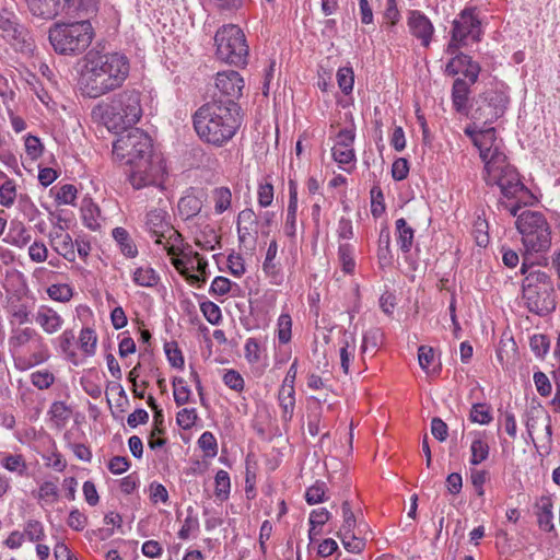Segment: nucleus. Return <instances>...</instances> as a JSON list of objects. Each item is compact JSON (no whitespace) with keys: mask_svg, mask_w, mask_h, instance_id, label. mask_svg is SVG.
Listing matches in <instances>:
<instances>
[{"mask_svg":"<svg viewBox=\"0 0 560 560\" xmlns=\"http://www.w3.org/2000/svg\"><path fill=\"white\" fill-rule=\"evenodd\" d=\"M469 136L479 150L485 167L482 178L488 186H498L501 191L500 205L512 215L516 214L520 203H532L534 195L522 183L516 170L508 162L502 141L497 138L495 129L490 127L476 130L467 127Z\"/></svg>","mask_w":560,"mask_h":560,"instance_id":"obj_1","label":"nucleus"},{"mask_svg":"<svg viewBox=\"0 0 560 560\" xmlns=\"http://www.w3.org/2000/svg\"><path fill=\"white\" fill-rule=\"evenodd\" d=\"M129 71L130 62L124 54L90 51L80 73V90L88 97H101L119 89Z\"/></svg>","mask_w":560,"mask_h":560,"instance_id":"obj_2","label":"nucleus"},{"mask_svg":"<svg viewBox=\"0 0 560 560\" xmlns=\"http://www.w3.org/2000/svg\"><path fill=\"white\" fill-rule=\"evenodd\" d=\"M192 121L203 142L220 148L233 139L241 126L238 106L232 100L212 101L196 110Z\"/></svg>","mask_w":560,"mask_h":560,"instance_id":"obj_3","label":"nucleus"},{"mask_svg":"<svg viewBox=\"0 0 560 560\" xmlns=\"http://www.w3.org/2000/svg\"><path fill=\"white\" fill-rule=\"evenodd\" d=\"M143 114L141 94L136 90H124L92 109L93 117L114 132L127 130L139 122Z\"/></svg>","mask_w":560,"mask_h":560,"instance_id":"obj_4","label":"nucleus"},{"mask_svg":"<svg viewBox=\"0 0 560 560\" xmlns=\"http://www.w3.org/2000/svg\"><path fill=\"white\" fill-rule=\"evenodd\" d=\"M521 273L524 276L522 299L526 308L540 316L552 312L556 308V300L551 277L527 261H523Z\"/></svg>","mask_w":560,"mask_h":560,"instance_id":"obj_5","label":"nucleus"},{"mask_svg":"<svg viewBox=\"0 0 560 560\" xmlns=\"http://www.w3.org/2000/svg\"><path fill=\"white\" fill-rule=\"evenodd\" d=\"M522 206L525 205L520 203L516 212ZM514 217H516L515 226L524 248V261H527L528 257L534 254H546L551 247V228L545 214L537 210H524Z\"/></svg>","mask_w":560,"mask_h":560,"instance_id":"obj_6","label":"nucleus"},{"mask_svg":"<svg viewBox=\"0 0 560 560\" xmlns=\"http://www.w3.org/2000/svg\"><path fill=\"white\" fill-rule=\"evenodd\" d=\"M8 345L19 371H27L46 362L50 357L43 336L33 327L12 328Z\"/></svg>","mask_w":560,"mask_h":560,"instance_id":"obj_7","label":"nucleus"},{"mask_svg":"<svg viewBox=\"0 0 560 560\" xmlns=\"http://www.w3.org/2000/svg\"><path fill=\"white\" fill-rule=\"evenodd\" d=\"M94 31L88 20L56 23L49 28L48 38L57 54L77 56L92 43Z\"/></svg>","mask_w":560,"mask_h":560,"instance_id":"obj_8","label":"nucleus"},{"mask_svg":"<svg viewBox=\"0 0 560 560\" xmlns=\"http://www.w3.org/2000/svg\"><path fill=\"white\" fill-rule=\"evenodd\" d=\"M214 43L219 60L236 67L247 63L248 45L243 31L237 25L229 24L219 28Z\"/></svg>","mask_w":560,"mask_h":560,"instance_id":"obj_9","label":"nucleus"},{"mask_svg":"<svg viewBox=\"0 0 560 560\" xmlns=\"http://www.w3.org/2000/svg\"><path fill=\"white\" fill-rule=\"evenodd\" d=\"M155 150L151 137L139 128H131L113 143V158L125 165L150 158Z\"/></svg>","mask_w":560,"mask_h":560,"instance_id":"obj_10","label":"nucleus"},{"mask_svg":"<svg viewBox=\"0 0 560 560\" xmlns=\"http://www.w3.org/2000/svg\"><path fill=\"white\" fill-rule=\"evenodd\" d=\"M167 175L166 163L161 153L154 151L150 158H144L129 165L128 179L135 189L145 187H162Z\"/></svg>","mask_w":560,"mask_h":560,"instance_id":"obj_11","label":"nucleus"},{"mask_svg":"<svg viewBox=\"0 0 560 560\" xmlns=\"http://www.w3.org/2000/svg\"><path fill=\"white\" fill-rule=\"evenodd\" d=\"M0 32L15 50L32 54L34 42L27 28L21 24L15 12L9 8L0 9Z\"/></svg>","mask_w":560,"mask_h":560,"instance_id":"obj_12","label":"nucleus"},{"mask_svg":"<svg viewBox=\"0 0 560 560\" xmlns=\"http://www.w3.org/2000/svg\"><path fill=\"white\" fill-rule=\"evenodd\" d=\"M143 229L153 238L154 243L162 248L173 240H178V231H176L170 222V215L162 208H151L148 210L142 220Z\"/></svg>","mask_w":560,"mask_h":560,"instance_id":"obj_13","label":"nucleus"},{"mask_svg":"<svg viewBox=\"0 0 560 560\" xmlns=\"http://www.w3.org/2000/svg\"><path fill=\"white\" fill-rule=\"evenodd\" d=\"M355 127L340 129L332 139L331 158L343 172L351 173L355 166Z\"/></svg>","mask_w":560,"mask_h":560,"instance_id":"obj_14","label":"nucleus"},{"mask_svg":"<svg viewBox=\"0 0 560 560\" xmlns=\"http://www.w3.org/2000/svg\"><path fill=\"white\" fill-rule=\"evenodd\" d=\"M480 35V21L475 8H467L462 11L453 23L452 39L447 50L455 54L459 46L468 38L478 40Z\"/></svg>","mask_w":560,"mask_h":560,"instance_id":"obj_15","label":"nucleus"},{"mask_svg":"<svg viewBox=\"0 0 560 560\" xmlns=\"http://www.w3.org/2000/svg\"><path fill=\"white\" fill-rule=\"evenodd\" d=\"M409 34L424 48L430 47L435 28L429 16L420 10H410L406 16Z\"/></svg>","mask_w":560,"mask_h":560,"instance_id":"obj_16","label":"nucleus"},{"mask_svg":"<svg viewBox=\"0 0 560 560\" xmlns=\"http://www.w3.org/2000/svg\"><path fill=\"white\" fill-rule=\"evenodd\" d=\"M162 249L171 257L172 265L179 273H187V265L195 264L200 257L199 253L192 250L191 246L184 242L180 233H178L176 242L170 241Z\"/></svg>","mask_w":560,"mask_h":560,"instance_id":"obj_17","label":"nucleus"},{"mask_svg":"<svg viewBox=\"0 0 560 560\" xmlns=\"http://www.w3.org/2000/svg\"><path fill=\"white\" fill-rule=\"evenodd\" d=\"M36 325L46 335H55L59 332L63 325L65 318L54 307L47 304H40L33 316Z\"/></svg>","mask_w":560,"mask_h":560,"instance_id":"obj_18","label":"nucleus"},{"mask_svg":"<svg viewBox=\"0 0 560 560\" xmlns=\"http://www.w3.org/2000/svg\"><path fill=\"white\" fill-rule=\"evenodd\" d=\"M217 89L230 98H238L242 95L244 80L241 74L234 70L222 71L215 78Z\"/></svg>","mask_w":560,"mask_h":560,"instance_id":"obj_19","label":"nucleus"},{"mask_svg":"<svg viewBox=\"0 0 560 560\" xmlns=\"http://www.w3.org/2000/svg\"><path fill=\"white\" fill-rule=\"evenodd\" d=\"M192 233L195 244L202 250L211 252L220 246V235L217 230L208 223L202 222L196 225Z\"/></svg>","mask_w":560,"mask_h":560,"instance_id":"obj_20","label":"nucleus"},{"mask_svg":"<svg viewBox=\"0 0 560 560\" xmlns=\"http://www.w3.org/2000/svg\"><path fill=\"white\" fill-rule=\"evenodd\" d=\"M18 209L25 220L30 223H34L35 230L39 233L45 232L46 223L43 218V213L27 195H20Z\"/></svg>","mask_w":560,"mask_h":560,"instance_id":"obj_21","label":"nucleus"},{"mask_svg":"<svg viewBox=\"0 0 560 560\" xmlns=\"http://www.w3.org/2000/svg\"><path fill=\"white\" fill-rule=\"evenodd\" d=\"M526 431L528 434V438L532 442H535L534 440V433L537 432L539 429H542L545 432V440L547 442L551 441L552 435V429H551V420L550 417L545 413L542 410H533L527 415L526 419Z\"/></svg>","mask_w":560,"mask_h":560,"instance_id":"obj_22","label":"nucleus"},{"mask_svg":"<svg viewBox=\"0 0 560 560\" xmlns=\"http://www.w3.org/2000/svg\"><path fill=\"white\" fill-rule=\"evenodd\" d=\"M340 368L345 374H349L351 362L354 360L357 338L353 332L343 330L339 339Z\"/></svg>","mask_w":560,"mask_h":560,"instance_id":"obj_23","label":"nucleus"},{"mask_svg":"<svg viewBox=\"0 0 560 560\" xmlns=\"http://www.w3.org/2000/svg\"><path fill=\"white\" fill-rule=\"evenodd\" d=\"M485 101L487 102L486 109H488V113L486 114V119H498L504 114L508 107L509 95L503 90L488 91L486 93Z\"/></svg>","mask_w":560,"mask_h":560,"instance_id":"obj_24","label":"nucleus"},{"mask_svg":"<svg viewBox=\"0 0 560 560\" xmlns=\"http://www.w3.org/2000/svg\"><path fill=\"white\" fill-rule=\"evenodd\" d=\"M299 200H298V186L292 179L289 180V203L287 208V217L284 222V233L287 236L293 238L296 235V215H298Z\"/></svg>","mask_w":560,"mask_h":560,"instance_id":"obj_25","label":"nucleus"},{"mask_svg":"<svg viewBox=\"0 0 560 560\" xmlns=\"http://www.w3.org/2000/svg\"><path fill=\"white\" fill-rule=\"evenodd\" d=\"M470 443V458L469 463L477 466L489 457L490 446L485 432H472Z\"/></svg>","mask_w":560,"mask_h":560,"instance_id":"obj_26","label":"nucleus"},{"mask_svg":"<svg viewBox=\"0 0 560 560\" xmlns=\"http://www.w3.org/2000/svg\"><path fill=\"white\" fill-rule=\"evenodd\" d=\"M18 184L0 170V206L10 209L19 200Z\"/></svg>","mask_w":560,"mask_h":560,"instance_id":"obj_27","label":"nucleus"},{"mask_svg":"<svg viewBox=\"0 0 560 560\" xmlns=\"http://www.w3.org/2000/svg\"><path fill=\"white\" fill-rule=\"evenodd\" d=\"M33 15L43 19H52L61 13L60 0H26Z\"/></svg>","mask_w":560,"mask_h":560,"instance_id":"obj_28","label":"nucleus"},{"mask_svg":"<svg viewBox=\"0 0 560 560\" xmlns=\"http://www.w3.org/2000/svg\"><path fill=\"white\" fill-rule=\"evenodd\" d=\"M131 279L136 285L142 288H154L161 281L160 273L151 265L135 268Z\"/></svg>","mask_w":560,"mask_h":560,"instance_id":"obj_29","label":"nucleus"},{"mask_svg":"<svg viewBox=\"0 0 560 560\" xmlns=\"http://www.w3.org/2000/svg\"><path fill=\"white\" fill-rule=\"evenodd\" d=\"M536 508V516L539 528L544 532H552L555 529V524L552 512L553 505L551 499L548 497H541Z\"/></svg>","mask_w":560,"mask_h":560,"instance_id":"obj_30","label":"nucleus"},{"mask_svg":"<svg viewBox=\"0 0 560 560\" xmlns=\"http://www.w3.org/2000/svg\"><path fill=\"white\" fill-rule=\"evenodd\" d=\"M31 241L32 235L25 224L21 221H12L4 242L18 248H24Z\"/></svg>","mask_w":560,"mask_h":560,"instance_id":"obj_31","label":"nucleus"},{"mask_svg":"<svg viewBox=\"0 0 560 560\" xmlns=\"http://www.w3.org/2000/svg\"><path fill=\"white\" fill-rule=\"evenodd\" d=\"M395 236L400 250L405 254L409 253L413 244L415 231L404 218L395 222Z\"/></svg>","mask_w":560,"mask_h":560,"instance_id":"obj_32","label":"nucleus"},{"mask_svg":"<svg viewBox=\"0 0 560 560\" xmlns=\"http://www.w3.org/2000/svg\"><path fill=\"white\" fill-rule=\"evenodd\" d=\"M112 236L117 243L120 253L126 258H135L138 256V247L126 229L120 226L115 228L112 232Z\"/></svg>","mask_w":560,"mask_h":560,"instance_id":"obj_33","label":"nucleus"},{"mask_svg":"<svg viewBox=\"0 0 560 560\" xmlns=\"http://www.w3.org/2000/svg\"><path fill=\"white\" fill-rule=\"evenodd\" d=\"M278 404L281 408V419L284 422H290L293 418L295 409V388L280 386L278 393Z\"/></svg>","mask_w":560,"mask_h":560,"instance_id":"obj_34","label":"nucleus"},{"mask_svg":"<svg viewBox=\"0 0 560 560\" xmlns=\"http://www.w3.org/2000/svg\"><path fill=\"white\" fill-rule=\"evenodd\" d=\"M362 524L359 525V534L362 536H357L354 532H339L338 537L341 539V542L345 549L352 553H360L364 550L366 545V533H363L361 529Z\"/></svg>","mask_w":560,"mask_h":560,"instance_id":"obj_35","label":"nucleus"},{"mask_svg":"<svg viewBox=\"0 0 560 560\" xmlns=\"http://www.w3.org/2000/svg\"><path fill=\"white\" fill-rule=\"evenodd\" d=\"M469 86L463 79H456L452 89V104L457 113H466Z\"/></svg>","mask_w":560,"mask_h":560,"instance_id":"obj_36","label":"nucleus"},{"mask_svg":"<svg viewBox=\"0 0 560 560\" xmlns=\"http://www.w3.org/2000/svg\"><path fill=\"white\" fill-rule=\"evenodd\" d=\"M61 13L67 15H88L95 10V0H60Z\"/></svg>","mask_w":560,"mask_h":560,"instance_id":"obj_37","label":"nucleus"},{"mask_svg":"<svg viewBox=\"0 0 560 560\" xmlns=\"http://www.w3.org/2000/svg\"><path fill=\"white\" fill-rule=\"evenodd\" d=\"M377 258L381 267H388L393 262V254L390 249V232L388 228H383L380 231Z\"/></svg>","mask_w":560,"mask_h":560,"instance_id":"obj_38","label":"nucleus"},{"mask_svg":"<svg viewBox=\"0 0 560 560\" xmlns=\"http://www.w3.org/2000/svg\"><path fill=\"white\" fill-rule=\"evenodd\" d=\"M58 206H73L78 198V189L72 184L55 186L50 189Z\"/></svg>","mask_w":560,"mask_h":560,"instance_id":"obj_39","label":"nucleus"},{"mask_svg":"<svg viewBox=\"0 0 560 560\" xmlns=\"http://www.w3.org/2000/svg\"><path fill=\"white\" fill-rule=\"evenodd\" d=\"M177 208L179 215L188 220L201 211L202 201L194 195H187L179 199Z\"/></svg>","mask_w":560,"mask_h":560,"instance_id":"obj_40","label":"nucleus"},{"mask_svg":"<svg viewBox=\"0 0 560 560\" xmlns=\"http://www.w3.org/2000/svg\"><path fill=\"white\" fill-rule=\"evenodd\" d=\"M0 465L19 476H23L27 469L26 462L21 454L0 453Z\"/></svg>","mask_w":560,"mask_h":560,"instance_id":"obj_41","label":"nucleus"},{"mask_svg":"<svg viewBox=\"0 0 560 560\" xmlns=\"http://www.w3.org/2000/svg\"><path fill=\"white\" fill-rule=\"evenodd\" d=\"M46 293L55 302L68 303L74 295V289L69 283H54L46 289Z\"/></svg>","mask_w":560,"mask_h":560,"instance_id":"obj_42","label":"nucleus"},{"mask_svg":"<svg viewBox=\"0 0 560 560\" xmlns=\"http://www.w3.org/2000/svg\"><path fill=\"white\" fill-rule=\"evenodd\" d=\"M338 258L341 269L345 273H352L355 269L354 247L349 243H340L338 247Z\"/></svg>","mask_w":560,"mask_h":560,"instance_id":"obj_43","label":"nucleus"},{"mask_svg":"<svg viewBox=\"0 0 560 560\" xmlns=\"http://www.w3.org/2000/svg\"><path fill=\"white\" fill-rule=\"evenodd\" d=\"M97 345V335L93 328H82L79 335V347L85 355H94Z\"/></svg>","mask_w":560,"mask_h":560,"instance_id":"obj_44","label":"nucleus"},{"mask_svg":"<svg viewBox=\"0 0 560 560\" xmlns=\"http://www.w3.org/2000/svg\"><path fill=\"white\" fill-rule=\"evenodd\" d=\"M418 361L420 368L427 374H434L439 372V368L434 365L435 363V353L432 347L429 346H420L418 349Z\"/></svg>","mask_w":560,"mask_h":560,"instance_id":"obj_45","label":"nucleus"},{"mask_svg":"<svg viewBox=\"0 0 560 560\" xmlns=\"http://www.w3.org/2000/svg\"><path fill=\"white\" fill-rule=\"evenodd\" d=\"M22 532L30 542H40L46 538L45 526L37 520L26 521Z\"/></svg>","mask_w":560,"mask_h":560,"instance_id":"obj_46","label":"nucleus"},{"mask_svg":"<svg viewBox=\"0 0 560 560\" xmlns=\"http://www.w3.org/2000/svg\"><path fill=\"white\" fill-rule=\"evenodd\" d=\"M173 396L177 406H183L191 401V389L183 377H174Z\"/></svg>","mask_w":560,"mask_h":560,"instance_id":"obj_47","label":"nucleus"},{"mask_svg":"<svg viewBox=\"0 0 560 560\" xmlns=\"http://www.w3.org/2000/svg\"><path fill=\"white\" fill-rule=\"evenodd\" d=\"M212 200L217 214H222L231 208L232 192L228 187H218L212 191Z\"/></svg>","mask_w":560,"mask_h":560,"instance_id":"obj_48","label":"nucleus"},{"mask_svg":"<svg viewBox=\"0 0 560 560\" xmlns=\"http://www.w3.org/2000/svg\"><path fill=\"white\" fill-rule=\"evenodd\" d=\"M214 494L218 500L226 501L231 492V479L228 471L220 469L214 477Z\"/></svg>","mask_w":560,"mask_h":560,"instance_id":"obj_49","label":"nucleus"},{"mask_svg":"<svg viewBox=\"0 0 560 560\" xmlns=\"http://www.w3.org/2000/svg\"><path fill=\"white\" fill-rule=\"evenodd\" d=\"M276 335L279 343L287 345L292 338V318L290 314L282 313L277 319Z\"/></svg>","mask_w":560,"mask_h":560,"instance_id":"obj_50","label":"nucleus"},{"mask_svg":"<svg viewBox=\"0 0 560 560\" xmlns=\"http://www.w3.org/2000/svg\"><path fill=\"white\" fill-rule=\"evenodd\" d=\"M37 500L42 505L54 504L58 500V487L54 481H44L37 491Z\"/></svg>","mask_w":560,"mask_h":560,"instance_id":"obj_51","label":"nucleus"},{"mask_svg":"<svg viewBox=\"0 0 560 560\" xmlns=\"http://www.w3.org/2000/svg\"><path fill=\"white\" fill-rule=\"evenodd\" d=\"M51 247L56 253H58L70 262L74 261L77 258L74 242L72 241L70 234L65 235L63 238L59 240L58 242H54Z\"/></svg>","mask_w":560,"mask_h":560,"instance_id":"obj_52","label":"nucleus"},{"mask_svg":"<svg viewBox=\"0 0 560 560\" xmlns=\"http://www.w3.org/2000/svg\"><path fill=\"white\" fill-rule=\"evenodd\" d=\"M197 444L208 458H213L218 454V442L210 431H205L198 439Z\"/></svg>","mask_w":560,"mask_h":560,"instance_id":"obj_53","label":"nucleus"},{"mask_svg":"<svg viewBox=\"0 0 560 560\" xmlns=\"http://www.w3.org/2000/svg\"><path fill=\"white\" fill-rule=\"evenodd\" d=\"M82 220L88 229L91 231H97L101 228V215L97 206L90 203L83 207Z\"/></svg>","mask_w":560,"mask_h":560,"instance_id":"obj_54","label":"nucleus"},{"mask_svg":"<svg viewBox=\"0 0 560 560\" xmlns=\"http://www.w3.org/2000/svg\"><path fill=\"white\" fill-rule=\"evenodd\" d=\"M195 264V272L189 276L188 283L200 288L208 278V260L200 255Z\"/></svg>","mask_w":560,"mask_h":560,"instance_id":"obj_55","label":"nucleus"},{"mask_svg":"<svg viewBox=\"0 0 560 560\" xmlns=\"http://www.w3.org/2000/svg\"><path fill=\"white\" fill-rule=\"evenodd\" d=\"M493 417L487 404H474L470 410V420L479 424H489Z\"/></svg>","mask_w":560,"mask_h":560,"instance_id":"obj_56","label":"nucleus"},{"mask_svg":"<svg viewBox=\"0 0 560 560\" xmlns=\"http://www.w3.org/2000/svg\"><path fill=\"white\" fill-rule=\"evenodd\" d=\"M336 78L338 86L345 94L352 92L354 84V73L351 67L339 68Z\"/></svg>","mask_w":560,"mask_h":560,"instance_id":"obj_57","label":"nucleus"},{"mask_svg":"<svg viewBox=\"0 0 560 560\" xmlns=\"http://www.w3.org/2000/svg\"><path fill=\"white\" fill-rule=\"evenodd\" d=\"M48 412L57 425L65 424L71 416V410L63 401L52 402Z\"/></svg>","mask_w":560,"mask_h":560,"instance_id":"obj_58","label":"nucleus"},{"mask_svg":"<svg viewBox=\"0 0 560 560\" xmlns=\"http://www.w3.org/2000/svg\"><path fill=\"white\" fill-rule=\"evenodd\" d=\"M200 311L205 318L212 325H219L222 320V313L219 305L211 301L200 303Z\"/></svg>","mask_w":560,"mask_h":560,"instance_id":"obj_59","label":"nucleus"},{"mask_svg":"<svg viewBox=\"0 0 560 560\" xmlns=\"http://www.w3.org/2000/svg\"><path fill=\"white\" fill-rule=\"evenodd\" d=\"M222 381L230 389L235 390L237 393L243 392L245 387V382L243 376L236 370L230 369L226 370L222 376Z\"/></svg>","mask_w":560,"mask_h":560,"instance_id":"obj_60","label":"nucleus"},{"mask_svg":"<svg viewBox=\"0 0 560 560\" xmlns=\"http://www.w3.org/2000/svg\"><path fill=\"white\" fill-rule=\"evenodd\" d=\"M198 419L195 408H183L176 415V422L183 430H190Z\"/></svg>","mask_w":560,"mask_h":560,"instance_id":"obj_61","label":"nucleus"},{"mask_svg":"<svg viewBox=\"0 0 560 560\" xmlns=\"http://www.w3.org/2000/svg\"><path fill=\"white\" fill-rule=\"evenodd\" d=\"M31 382L38 389H47L54 384L55 376L48 370H39L31 374Z\"/></svg>","mask_w":560,"mask_h":560,"instance_id":"obj_62","label":"nucleus"},{"mask_svg":"<svg viewBox=\"0 0 560 560\" xmlns=\"http://www.w3.org/2000/svg\"><path fill=\"white\" fill-rule=\"evenodd\" d=\"M326 486L324 482H315L306 489L305 500L308 504H317L325 501Z\"/></svg>","mask_w":560,"mask_h":560,"instance_id":"obj_63","label":"nucleus"},{"mask_svg":"<svg viewBox=\"0 0 560 560\" xmlns=\"http://www.w3.org/2000/svg\"><path fill=\"white\" fill-rule=\"evenodd\" d=\"M229 271L234 277H242L246 272L245 261L241 254L231 253L226 259Z\"/></svg>","mask_w":560,"mask_h":560,"instance_id":"obj_64","label":"nucleus"}]
</instances>
